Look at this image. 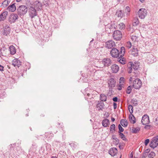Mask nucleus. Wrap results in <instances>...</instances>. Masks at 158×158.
Returning <instances> with one entry per match:
<instances>
[{
    "label": "nucleus",
    "instance_id": "1",
    "mask_svg": "<svg viewBox=\"0 0 158 158\" xmlns=\"http://www.w3.org/2000/svg\"><path fill=\"white\" fill-rule=\"evenodd\" d=\"M125 52V48L124 47L122 46L120 48V53L121 55L118 57V61L122 64H124L127 63V60L125 58L123 57Z\"/></svg>",
    "mask_w": 158,
    "mask_h": 158
},
{
    "label": "nucleus",
    "instance_id": "2",
    "mask_svg": "<svg viewBox=\"0 0 158 158\" xmlns=\"http://www.w3.org/2000/svg\"><path fill=\"white\" fill-rule=\"evenodd\" d=\"M17 13L20 17L22 18V16H23L25 15L28 10L27 7L25 5L20 6L17 9Z\"/></svg>",
    "mask_w": 158,
    "mask_h": 158
},
{
    "label": "nucleus",
    "instance_id": "3",
    "mask_svg": "<svg viewBox=\"0 0 158 158\" xmlns=\"http://www.w3.org/2000/svg\"><path fill=\"white\" fill-rule=\"evenodd\" d=\"M108 85L110 90L112 91L115 87L116 81L115 79L113 78H110L108 79Z\"/></svg>",
    "mask_w": 158,
    "mask_h": 158
},
{
    "label": "nucleus",
    "instance_id": "4",
    "mask_svg": "<svg viewBox=\"0 0 158 158\" xmlns=\"http://www.w3.org/2000/svg\"><path fill=\"white\" fill-rule=\"evenodd\" d=\"M110 53L111 56L114 58H118L121 55L120 51H119L117 48H113L110 50Z\"/></svg>",
    "mask_w": 158,
    "mask_h": 158
},
{
    "label": "nucleus",
    "instance_id": "5",
    "mask_svg": "<svg viewBox=\"0 0 158 158\" xmlns=\"http://www.w3.org/2000/svg\"><path fill=\"white\" fill-rule=\"evenodd\" d=\"M147 13V10L143 8L140 9L138 12V15L141 19H144L146 16Z\"/></svg>",
    "mask_w": 158,
    "mask_h": 158
},
{
    "label": "nucleus",
    "instance_id": "6",
    "mask_svg": "<svg viewBox=\"0 0 158 158\" xmlns=\"http://www.w3.org/2000/svg\"><path fill=\"white\" fill-rule=\"evenodd\" d=\"M105 31L107 34H110L114 31L115 27H114L112 23L108 24L105 25Z\"/></svg>",
    "mask_w": 158,
    "mask_h": 158
},
{
    "label": "nucleus",
    "instance_id": "7",
    "mask_svg": "<svg viewBox=\"0 0 158 158\" xmlns=\"http://www.w3.org/2000/svg\"><path fill=\"white\" fill-rule=\"evenodd\" d=\"M28 10L29 16L31 19H33L37 15L35 7L30 6Z\"/></svg>",
    "mask_w": 158,
    "mask_h": 158
},
{
    "label": "nucleus",
    "instance_id": "8",
    "mask_svg": "<svg viewBox=\"0 0 158 158\" xmlns=\"http://www.w3.org/2000/svg\"><path fill=\"white\" fill-rule=\"evenodd\" d=\"M142 84V82L140 80L136 78L133 81L132 86L135 89H138L141 87Z\"/></svg>",
    "mask_w": 158,
    "mask_h": 158
},
{
    "label": "nucleus",
    "instance_id": "9",
    "mask_svg": "<svg viewBox=\"0 0 158 158\" xmlns=\"http://www.w3.org/2000/svg\"><path fill=\"white\" fill-rule=\"evenodd\" d=\"M113 37L114 40H119L122 37L121 32L118 30L114 31L113 34Z\"/></svg>",
    "mask_w": 158,
    "mask_h": 158
},
{
    "label": "nucleus",
    "instance_id": "10",
    "mask_svg": "<svg viewBox=\"0 0 158 158\" xmlns=\"http://www.w3.org/2000/svg\"><path fill=\"white\" fill-rule=\"evenodd\" d=\"M18 15L16 13H12L8 18V21L11 24L14 23L18 18Z\"/></svg>",
    "mask_w": 158,
    "mask_h": 158
},
{
    "label": "nucleus",
    "instance_id": "11",
    "mask_svg": "<svg viewBox=\"0 0 158 158\" xmlns=\"http://www.w3.org/2000/svg\"><path fill=\"white\" fill-rule=\"evenodd\" d=\"M141 123L143 125H146L150 123L149 117L148 115L145 114L142 117Z\"/></svg>",
    "mask_w": 158,
    "mask_h": 158
},
{
    "label": "nucleus",
    "instance_id": "12",
    "mask_svg": "<svg viewBox=\"0 0 158 158\" xmlns=\"http://www.w3.org/2000/svg\"><path fill=\"white\" fill-rule=\"evenodd\" d=\"M102 62L105 67H108L112 63L110 59L107 58L103 59L102 61Z\"/></svg>",
    "mask_w": 158,
    "mask_h": 158
},
{
    "label": "nucleus",
    "instance_id": "13",
    "mask_svg": "<svg viewBox=\"0 0 158 158\" xmlns=\"http://www.w3.org/2000/svg\"><path fill=\"white\" fill-rule=\"evenodd\" d=\"M10 32V28L8 25H6L4 27L2 31V34L6 36L9 35Z\"/></svg>",
    "mask_w": 158,
    "mask_h": 158
},
{
    "label": "nucleus",
    "instance_id": "14",
    "mask_svg": "<svg viewBox=\"0 0 158 158\" xmlns=\"http://www.w3.org/2000/svg\"><path fill=\"white\" fill-rule=\"evenodd\" d=\"M155 60V57L152 54H150L148 55L147 58L146 59L147 62L149 64H152L154 62Z\"/></svg>",
    "mask_w": 158,
    "mask_h": 158
},
{
    "label": "nucleus",
    "instance_id": "15",
    "mask_svg": "<svg viewBox=\"0 0 158 158\" xmlns=\"http://www.w3.org/2000/svg\"><path fill=\"white\" fill-rule=\"evenodd\" d=\"M115 46V43L113 40H110L106 43V46L108 49H111Z\"/></svg>",
    "mask_w": 158,
    "mask_h": 158
},
{
    "label": "nucleus",
    "instance_id": "16",
    "mask_svg": "<svg viewBox=\"0 0 158 158\" xmlns=\"http://www.w3.org/2000/svg\"><path fill=\"white\" fill-rule=\"evenodd\" d=\"M104 103L100 101H98V103L96 105V107L98 109V110H102V109L104 108Z\"/></svg>",
    "mask_w": 158,
    "mask_h": 158
},
{
    "label": "nucleus",
    "instance_id": "17",
    "mask_svg": "<svg viewBox=\"0 0 158 158\" xmlns=\"http://www.w3.org/2000/svg\"><path fill=\"white\" fill-rule=\"evenodd\" d=\"M22 62L17 59H14L12 61V64L14 66L19 67L21 65Z\"/></svg>",
    "mask_w": 158,
    "mask_h": 158
},
{
    "label": "nucleus",
    "instance_id": "18",
    "mask_svg": "<svg viewBox=\"0 0 158 158\" xmlns=\"http://www.w3.org/2000/svg\"><path fill=\"white\" fill-rule=\"evenodd\" d=\"M118 150L115 148H111L109 151V154L112 156H114L117 153Z\"/></svg>",
    "mask_w": 158,
    "mask_h": 158
},
{
    "label": "nucleus",
    "instance_id": "19",
    "mask_svg": "<svg viewBox=\"0 0 158 158\" xmlns=\"http://www.w3.org/2000/svg\"><path fill=\"white\" fill-rule=\"evenodd\" d=\"M111 68L112 72L114 73H117L119 69V67L118 66L115 64L112 65L111 66Z\"/></svg>",
    "mask_w": 158,
    "mask_h": 158
},
{
    "label": "nucleus",
    "instance_id": "20",
    "mask_svg": "<svg viewBox=\"0 0 158 158\" xmlns=\"http://www.w3.org/2000/svg\"><path fill=\"white\" fill-rule=\"evenodd\" d=\"M116 15L118 17L120 18H122L125 16V14L123 11L119 10H117Z\"/></svg>",
    "mask_w": 158,
    "mask_h": 158
},
{
    "label": "nucleus",
    "instance_id": "21",
    "mask_svg": "<svg viewBox=\"0 0 158 158\" xmlns=\"http://www.w3.org/2000/svg\"><path fill=\"white\" fill-rule=\"evenodd\" d=\"M34 4L35 6V7H36L38 10H41L42 4L41 2L37 0L35 2Z\"/></svg>",
    "mask_w": 158,
    "mask_h": 158
},
{
    "label": "nucleus",
    "instance_id": "22",
    "mask_svg": "<svg viewBox=\"0 0 158 158\" xmlns=\"http://www.w3.org/2000/svg\"><path fill=\"white\" fill-rule=\"evenodd\" d=\"M127 66L128 68L127 72L129 73H132V62H129L127 64Z\"/></svg>",
    "mask_w": 158,
    "mask_h": 158
},
{
    "label": "nucleus",
    "instance_id": "23",
    "mask_svg": "<svg viewBox=\"0 0 158 158\" xmlns=\"http://www.w3.org/2000/svg\"><path fill=\"white\" fill-rule=\"evenodd\" d=\"M8 12L7 11H5L2 13L0 15V21H4L6 19L7 15Z\"/></svg>",
    "mask_w": 158,
    "mask_h": 158
},
{
    "label": "nucleus",
    "instance_id": "24",
    "mask_svg": "<svg viewBox=\"0 0 158 158\" xmlns=\"http://www.w3.org/2000/svg\"><path fill=\"white\" fill-rule=\"evenodd\" d=\"M131 54L134 56H137L138 55V49L135 48V47H133L131 50Z\"/></svg>",
    "mask_w": 158,
    "mask_h": 158
},
{
    "label": "nucleus",
    "instance_id": "25",
    "mask_svg": "<svg viewBox=\"0 0 158 158\" xmlns=\"http://www.w3.org/2000/svg\"><path fill=\"white\" fill-rule=\"evenodd\" d=\"M7 9L10 11L14 12L16 10L15 3H13L12 5L9 6Z\"/></svg>",
    "mask_w": 158,
    "mask_h": 158
},
{
    "label": "nucleus",
    "instance_id": "26",
    "mask_svg": "<svg viewBox=\"0 0 158 158\" xmlns=\"http://www.w3.org/2000/svg\"><path fill=\"white\" fill-rule=\"evenodd\" d=\"M129 119L131 123H132L133 124H134L135 123V118L132 114H130L129 115Z\"/></svg>",
    "mask_w": 158,
    "mask_h": 158
},
{
    "label": "nucleus",
    "instance_id": "27",
    "mask_svg": "<svg viewBox=\"0 0 158 158\" xmlns=\"http://www.w3.org/2000/svg\"><path fill=\"white\" fill-rule=\"evenodd\" d=\"M102 123V126L104 127H106L108 126V125L110 124V122L109 120L105 118L103 120Z\"/></svg>",
    "mask_w": 158,
    "mask_h": 158
},
{
    "label": "nucleus",
    "instance_id": "28",
    "mask_svg": "<svg viewBox=\"0 0 158 158\" xmlns=\"http://www.w3.org/2000/svg\"><path fill=\"white\" fill-rule=\"evenodd\" d=\"M133 68L135 71L138 70L139 67V64L137 62H134L132 63Z\"/></svg>",
    "mask_w": 158,
    "mask_h": 158
},
{
    "label": "nucleus",
    "instance_id": "29",
    "mask_svg": "<svg viewBox=\"0 0 158 158\" xmlns=\"http://www.w3.org/2000/svg\"><path fill=\"white\" fill-rule=\"evenodd\" d=\"M10 52L11 55L15 54L16 52V49L13 45H11L9 47Z\"/></svg>",
    "mask_w": 158,
    "mask_h": 158
},
{
    "label": "nucleus",
    "instance_id": "30",
    "mask_svg": "<svg viewBox=\"0 0 158 158\" xmlns=\"http://www.w3.org/2000/svg\"><path fill=\"white\" fill-rule=\"evenodd\" d=\"M120 124L123 127H126L127 126L128 122L126 119H123L120 120Z\"/></svg>",
    "mask_w": 158,
    "mask_h": 158
},
{
    "label": "nucleus",
    "instance_id": "31",
    "mask_svg": "<svg viewBox=\"0 0 158 158\" xmlns=\"http://www.w3.org/2000/svg\"><path fill=\"white\" fill-rule=\"evenodd\" d=\"M54 136V134L52 132H48L45 133V136L46 138L48 139H51Z\"/></svg>",
    "mask_w": 158,
    "mask_h": 158
},
{
    "label": "nucleus",
    "instance_id": "32",
    "mask_svg": "<svg viewBox=\"0 0 158 158\" xmlns=\"http://www.w3.org/2000/svg\"><path fill=\"white\" fill-rule=\"evenodd\" d=\"M6 52L4 48H0V57H2V56H6Z\"/></svg>",
    "mask_w": 158,
    "mask_h": 158
},
{
    "label": "nucleus",
    "instance_id": "33",
    "mask_svg": "<svg viewBox=\"0 0 158 158\" xmlns=\"http://www.w3.org/2000/svg\"><path fill=\"white\" fill-rule=\"evenodd\" d=\"M107 99V97L105 94H102L100 95V99L101 102L106 101Z\"/></svg>",
    "mask_w": 158,
    "mask_h": 158
},
{
    "label": "nucleus",
    "instance_id": "34",
    "mask_svg": "<svg viewBox=\"0 0 158 158\" xmlns=\"http://www.w3.org/2000/svg\"><path fill=\"white\" fill-rule=\"evenodd\" d=\"M133 26H136L139 24V21L137 17L134 18L133 20Z\"/></svg>",
    "mask_w": 158,
    "mask_h": 158
},
{
    "label": "nucleus",
    "instance_id": "35",
    "mask_svg": "<svg viewBox=\"0 0 158 158\" xmlns=\"http://www.w3.org/2000/svg\"><path fill=\"white\" fill-rule=\"evenodd\" d=\"M140 128L139 127L136 128L133 127L131 132L134 134H137L139 132L140 130Z\"/></svg>",
    "mask_w": 158,
    "mask_h": 158
},
{
    "label": "nucleus",
    "instance_id": "36",
    "mask_svg": "<svg viewBox=\"0 0 158 158\" xmlns=\"http://www.w3.org/2000/svg\"><path fill=\"white\" fill-rule=\"evenodd\" d=\"M117 27L121 30L124 29L125 25L123 23H121L117 26Z\"/></svg>",
    "mask_w": 158,
    "mask_h": 158
},
{
    "label": "nucleus",
    "instance_id": "37",
    "mask_svg": "<svg viewBox=\"0 0 158 158\" xmlns=\"http://www.w3.org/2000/svg\"><path fill=\"white\" fill-rule=\"evenodd\" d=\"M115 124H113L111 125L110 127V132L111 133H114L115 132Z\"/></svg>",
    "mask_w": 158,
    "mask_h": 158
},
{
    "label": "nucleus",
    "instance_id": "38",
    "mask_svg": "<svg viewBox=\"0 0 158 158\" xmlns=\"http://www.w3.org/2000/svg\"><path fill=\"white\" fill-rule=\"evenodd\" d=\"M152 141L154 142L156 145H158V135L153 137Z\"/></svg>",
    "mask_w": 158,
    "mask_h": 158
},
{
    "label": "nucleus",
    "instance_id": "39",
    "mask_svg": "<svg viewBox=\"0 0 158 158\" xmlns=\"http://www.w3.org/2000/svg\"><path fill=\"white\" fill-rule=\"evenodd\" d=\"M131 10L130 8L128 6H127L126 7L125 11V13L127 15H129L130 14Z\"/></svg>",
    "mask_w": 158,
    "mask_h": 158
},
{
    "label": "nucleus",
    "instance_id": "40",
    "mask_svg": "<svg viewBox=\"0 0 158 158\" xmlns=\"http://www.w3.org/2000/svg\"><path fill=\"white\" fill-rule=\"evenodd\" d=\"M132 86L131 85L128 86L127 88L126 92L127 94H130L132 90Z\"/></svg>",
    "mask_w": 158,
    "mask_h": 158
},
{
    "label": "nucleus",
    "instance_id": "41",
    "mask_svg": "<svg viewBox=\"0 0 158 158\" xmlns=\"http://www.w3.org/2000/svg\"><path fill=\"white\" fill-rule=\"evenodd\" d=\"M119 136L124 141H126L127 140L125 136L122 133H118Z\"/></svg>",
    "mask_w": 158,
    "mask_h": 158
},
{
    "label": "nucleus",
    "instance_id": "42",
    "mask_svg": "<svg viewBox=\"0 0 158 158\" xmlns=\"http://www.w3.org/2000/svg\"><path fill=\"white\" fill-rule=\"evenodd\" d=\"M128 107L130 113L132 114L133 112V108L132 106L131 105H129Z\"/></svg>",
    "mask_w": 158,
    "mask_h": 158
},
{
    "label": "nucleus",
    "instance_id": "43",
    "mask_svg": "<svg viewBox=\"0 0 158 158\" xmlns=\"http://www.w3.org/2000/svg\"><path fill=\"white\" fill-rule=\"evenodd\" d=\"M10 2V1H9L8 0H5L2 2V4L4 6L6 7L8 5Z\"/></svg>",
    "mask_w": 158,
    "mask_h": 158
},
{
    "label": "nucleus",
    "instance_id": "44",
    "mask_svg": "<svg viewBox=\"0 0 158 158\" xmlns=\"http://www.w3.org/2000/svg\"><path fill=\"white\" fill-rule=\"evenodd\" d=\"M118 133H122L124 131L123 128L121 126L120 124H119L118 125Z\"/></svg>",
    "mask_w": 158,
    "mask_h": 158
},
{
    "label": "nucleus",
    "instance_id": "45",
    "mask_svg": "<svg viewBox=\"0 0 158 158\" xmlns=\"http://www.w3.org/2000/svg\"><path fill=\"white\" fill-rule=\"evenodd\" d=\"M155 155V154L154 152H151L148 155V157L149 158H153Z\"/></svg>",
    "mask_w": 158,
    "mask_h": 158
},
{
    "label": "nucleus",
    "instance_id": "46",
    "mask_svg": "<svg viewBox=\"0 0 158 158\" xmlns=\"http://www.w3.org/2000/svg\"><path fill=\"white\" fill-rule=\"evenodd\" d=\"M154 142H153V141H151V142L150 143V146L151 148H156V146H157L155 144H154Z\"/></svg>",
    "mask_w": 158,
    "mask_h": 158
},
{
    "label": "nucleus",
    "instance_id": "47",
    "mask_svg": "<svg viewBox=\"0 0 158 158\" xmlns=\"http://www.w3.org/2000/svg\"><path fill=\"white\" fill-rule=\"evenodd\" d=\"M114 140H115V141H113V142L114 143V144L115 145H117L118 144H119V140L118 139L116 138L114 139Z\"/></svg>",
    "mask_w": 158,
    "mask_h": 158
},
{
    "label": "nucleus",
    "instance_id": "48",
    "mask_svg": "<svg viewBox=\"0 0 158 158\" xmlns=\"http://www.w3.org/2000/svg\"><path fill=\"white\" fill-rule=\"evenodd\" d=\"M126 46L128 48H130L131 46V44L130 41H128L127 43Z\"/></svg>",
    "mask_w": 158,
    "mask_h": 158
},
{
    "label": "nucleus",
    "instance_id": "49",
    "mask_svg": "<svg viewBox=\"0 0 158 158\" xmlns=\"http://www.w3.org/2000/svg\"><path fill=\"white\" fill-rule=\"evenodd\" d=\"M125 79L123 77H121L119 79V83L120 84H121L122 83H123L124 81H125Z\"/></svg>",
    "mask_w": 158,
    "mask_h": 158
},
{
    "label": "nucleus",
    "instance_id": "50",
    "mask_svg": "<svg viewBox=\"0 0 158 158\" xmlns=\"http://www.w3.org/2000/svg\"><path fill=\"white\" fill-rule=\"evenodd\" d=\"M43 4L45 5L46 6H48L49 4L47 0H44L43 2Z\"/></svg>",
    "mask_w": 158,
    "mask_h": 158
},
{
    "label": "nucleus",
    "instance_id": "51",
    "mask_svg": "<svg viewBox=\"0 0 158 158\" xmlns=\"http://www.w3.org/2000/svg\"><path fill=\"white\" fill-rule=\"evenodd\" d=\"M145 126L144 127V128L145 129H150V128L152 127V126L150 125H145Z\"/></svg>",
    "mask_w": 158,
    "mask_h": 158
},
{
    "label": "nucleus",
    "instance_id": "52",
    "mask_svg": "<svg viewBox=\"0 0 158 158\" xmlns=\"http://www.w3.org/2000/svg\"><path fill=\"white\" fill-rule=\"evenodd\" d=\"M150 140L149 139H146L144 141V144L145 146H147Z\"/></svg>",
    "mask_w": 158,
    "mask_h": 158
},
{
    "label": "nucleus",
    "instance_id": "53",
    "mask_svg": "<svg viewBox=\"0 0 158 158\" xmlns=\"http://www.w3.org/2000/svg\"><path fill=\"white\" fill-rule=\"evenodd\" d=\"M4 67L2 65L0 64V71L2 72L4 71Z\"/></svg>",
    "mask_w": 158,
    "mask_h": 158
},
{
    "label": "nucleus",
    "instance_id": "54",
    "mask_svg": "<svg viewBox=\"0 0 158 158\" xmlns=\"http://www.w3.org/2000/svg\"><path fill=\"white\" fill-rule=\"evenodd\" d=\"M147 153H146V152H144L143 154L142 158H146V157H147Z\"/></svg>",
    "mask_w": 158,
    "mask_h": 158
},
{
    "label": "nucleus",
    "instance_id": "55",
    "mask_svg": "<svg viewBox=\"0 0 158 158\" xmlns=\"http://www.w3.org/2000/svg\"><path fill=\"white\" fill-rule=\"evenodd\" d=\"M89 96H90L89 94V93L87 94V95L85 97V99L86 100H87L88 99H91V98H89Z\"/></svg>",
    "mask_w": 158,
    "mask_h": 158
},
{
    "label": "nucleus",
    "instance_id": "56",
    "mask_svg": "<svg viewBox=\"0 0 158 158\" xmlns=\"http://www.w3.org/2000/svg\"><path fill=\"white\" fill-rule=\"evenodd\" d=\"M112 100L113 101L116 102H117L118 101V98L117 97H114L113 98Z\"/></svg>",
    "mask_w": 158,
    "mask_h": 158
},
{
    "label": "nucleus",
    "instance_id": "57",
    "mask_svg": "<svg viewBox=\"0 0 158 158\" xmlns=\"http://www.w3.org/2000/svg\"><path fill=\"white\" fill-rule=\"evenodd\" d=\"M154 122L155 125H158V117L156 118Z\"/></svg>",
    "mask_w": 158,
    "mask_h": 158
},
{
    "label": "nucleus",
    "instance_id": "58",
    "mask_svg": "<svg viewBox=\"0 0 158 158\" xmlns=\"http://www.w3.org/2000/svg\"><path fill=\"white\" fill-rule=\"evenodd\" d=\"M131 102H137L138 100L136 99L133 98L131 99Z\"/></svg>",
    "mask_w": 158,
    "mask_h": 158
},
{
    "label": "nucleus",
    "instance_id": "59",
    "mask_svg": "<svg viewBox=\"0 0 158 158\" xmlns=\"http://www.w3.org/2000/svg\"><path fill=\"white\" fill-rule=\"evenodd\" d=\"M123 84H120V85H118V89L119 90H120L122 89V85Z\"/></svg>",
    "mask_w": 158,
    "mask_h": 158
},
{
    "label": "nucleus",
    "instance_id": "60",
    "mask_svg": "<svg viewBox=\"0 0 158 158\" xmlns=\"http://www.w3.org/2000/svg\"><path fill=\"white\" fill-rule=\"evenodd\" d=\"M46 127L47 128L50 129L52 127V126L50 124H48L46 126Z\"/></svg>",
    "mask_w": 158,
    "mask_h": 158
},
{
    "label": "nucleus",
    "instance_id": "61",
    "mask_svg": "<svg viewBox=\"0 0 158 158\" xmlns=\"http://www.w3.org/2000/svg\"><path fill=\"white\" fill-rule=\"evenodd\" d=\"M117 104L115 102L113 103L114 108V109H115L117 108Z\"/></svg>",
    "mask_w": 158,
    "mask_h": 158
},
{
    "label": "nucleus",
    "instance_id": "62",
    "mask_svg": "<svg viewBox=\"0 0 158 158\" xmlns=\"http://www.w3.org/2000/svg\"><path fill=\"white\" fill-rule=\"evenodd\" d=\"M133 154H134V152H132L131 153L130 155V158H133Z\"/></svg>",
    "mask_w": 158,
    "mask_h": 158
},
{
    "label": "nucleus",
    "instance_id": "63",
    "mask_svg": "<svg viewBox=\"0 0 158 158\" xmlns=\"http://www.w3.org/2000/svg\"><path fill=\"white\" fill-rule=\"evenodd\" d=\"M150 149L149 148H148L145 151V152H146V153H148L150 151Z\"/></svg>",
    "mask_w": 158,
    "mask_h": 158
},
{
    "label": "nucleus",
    "instance_id": "64",
    "mask_svg": "<svg viewBox=\"0 0 158 158\" xmlns=\"http://www.w3.org/2000/svg\"><path fill=\"white\" fill-rule=\"evenodd\" d=\"M115 136H116V135H112V136L111 139H112L114 140V139L116 138V137H115Z\"/></svg>",
    "mask_w": 158,
    "mask_h": 158
}]
</instances>
